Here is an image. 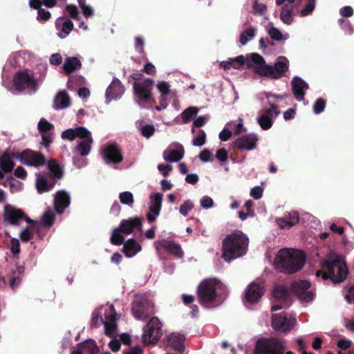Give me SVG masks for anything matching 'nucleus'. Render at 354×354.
<instances>
[{
	"mask_svg": "<svg viewBox=\"0 0 354 354\" xmlns=\"http://www.w3.org/2000/svg\"><path fill=\"white\" fill-rule=\"evenodd\" d=\"M169 84L165 81L160 82L157 84L158 90L161 93L162 96L167 95L169 93Z\"/></svg>",
	"mask_w": 354,
	"mask_h": 354,
	"instance_id": "nucleus-57",
	"label": "nucleus"
},
{
	"mask_svg": "<svg viewBox=\"0 0 354 354\" xmlns=\"http://www.w3.org/2000/svg\"><path fill=\"white\" fill-rule=\"evenodd\" d=\"M160 209L149 208V211L147 214V221L149 223L155 221L158 216L160 215Z\"/></svg>",
	"mask_w": 354,
	"mask_h": 354,
	"instance_id": "nucleus-58",
	"label": "nucleus"
},
{
	"mask_svg": "<svg viewBox=\"0 0 354 354\" xmlns=\"http://www.w3.org/2000/svg\"><path fill=\"white\" fill-rule=\"evenodd\" d=\"M100 151L103 160L108 164H116L122 160L121 150L114 142H109L103 145Z\"/></svg>",
	"mask_w": 354,
	"mask_h": 354,
	"instance_id": "nucleus-16",
	"label": "nucleus"
},
{
	"mask_svg": "<svg viewBox=\"0 0 354 354\" xmlns=\"http://www.w3.org/2000/svg\"><path fill=\"white\" fill-rule=\"evenodd\" d=\"M62 138L71 141L77 140L73 149V164L78 168L85 167L87 164L85 156L90 153L93 143L91 133L85 127H77L64 130L62 133Z\"/></svg>",
	"mask_w": 354,
	"mask_h": 354,
	"instance_id": "nucleus-2",
	"label": "nucleus"
},
{
	"mask_svg": "<svg viewBox=\"0 0 354 354\" xmlns=\"http://www.w3.org/2000/svg\"><path fill=\"white\" fill-rule=\"evenodd\" d=\"M81 67L80 61L76 57H68L64 62L63 68L65 72L69 73L75 70L80 69Z\"/></svg>",
	"mask_w": 354,
	"mask_h": 354,
	"instance_id": "nucleus-42",
	"label": "nucleus"
},
{
	"mask_svg": "<svg viewBox=\"0 0 354 354\" xmlns=\"http://www.w3.org/2000/svg\"><path fill=\"white\" fill-rule=\"evenodd\" d=\"M143 218L140 216L122 220L118 227L113 230L111 236V241L116 245H122L124 242V237L121 234H131L135 230H140Z\"/></svg>",
	"mask_w": 354,
	"mask_h": 354,
	"instance_id": "nucleus-7",
	"label": "nucleus"
},
{
	"mask_svg": "<svg viewBox=\"0 0 354 354\" xmlns=\"http://www.w3.org/2000/svg\"><path fill=\"white\" fill-rule=\"evenodd\" d=\"M4 221L12 225H18L24 220L27 223H34V221L30 219L24 212L14 206L6 204L3 211Z\"/></svg>",
	"mask_w": 354,
	"mask_h": 354,
	"instance_id": "nucleus-14",
	"label": "nucleus"
},
{
	"mask_svg": "<svg viewBox=\"0 0 354 354\" xmlns=\"http://www.w3.org/2000/svg\"><path fill=\"white\" fill-rule=\"evenodd\" d=\"M280 114V111L272 110L271 108H263L257 114V121L263 130L271 128L273 121Z\"/></svg>",
	"mask_w": 354,
	"mask_h": 354,
	"instance_id": "nucleus-19",
	"label": "nucleus"
},
{
	"mask_svg": "<svg viewBox=\"0 0 354 354\" xmlns=\"http://www.w3.org/2000/svg\"><path fill=\"white\" fill-rule=\"evenodd\" d=\"M131 310L136 319L144 320L153 313V304L147 294L136 295Z\"/></svg>",
	"mask_w": 354,
	"mask_h": 354,
	"instance_id": "nucleus-10",
	"label": "nucleus"
},
{
	"mask_svg": "<svg viewBox=\"0 0 354 354\" xmlns=\"http://www.w3.org/2000/svg\"><path fill=\"white\" fill-rule=\"evenodd\" d=\"M104 322L105 334L111 337H115L117 330V315L113 305H109L105 310Z\"/></svg>",
	"mask_w": 354,
	"mask_h": 354,
	"instance_id": "nucleus-20",
	"label": "nucleus"
},
{
	"mask_svg": "<svg viewBox=\"0 0 354 354\" xmlns=\"http://www.w3.org/2000/svg\"><path fill=\"white\" fill-rule=\"evenodd\" d=\"M326 107V102L322 98L316 100L313 105V111L315 114H319L324 111Z\"/></svg>",
	"mask_w": 354,
	"mask_h": 354,
	"instance_id": "nucleus-53",
	"label": "nucleus"
},
{
	"mask_svg": "<svg viewBox=\"0 0 354 354\" xmlns=\"http://www.w3.org/2000/svg\"><path fill=\"white\" fill-rule=\"evenodd\" d=\"M143 71L148 75H155L156 73V69L155 66L151 63L147 62L145 64Z\"/></svg>",
	"mask_w": 354,
	"mask_h": 354,
	"instance_id": "nucleus-64",
	"label": "nucleus"
},
{
	"mask_svg": "<svg viewBox=\"0 0 354 354\" xmlns=\"http://www.w3.org/2000/svg\"><path fill=\"white\" fill-rule=\"evenodd\" d=\"M0 167L4 173H9L14 167L12 160L7 156H3L0 159Z\"/></svg>",
	"mask_w": 354,
	"mask_h": 354,
	"instance_id": "nucleus-45",
	"label": "nucleus"
},
{
	"mask_svg": "<svg viewBox=\"0 0 354 354\" xmlns=\"http://www.w3.org/2000/svg\"><path fill=\"white\" fill-rule=\"evenodd\" d=\"M124 91L122 82L118 78H113L106 90V103L109 104L111 100L120 99L124 94Z\"/></svg>",
	"mask_w": 354,
	"mask_h": 354,
	"instance_id": "nucleus-23",
	"label": "nucleus"
},
{
	"mask_svg": "<svg viewBox=\"0 0 354 354\" xmlns=\"http://www.w3.org/2000/svg\"><path fill=\"white\" fill-rule=\"evenodd\" d=\"M249 239L242 232L236 231L223 240L221 257L227 263L245 255Z\"/></svg>",
	"mask_w": 354,
	"mask_h": 354,
	"instance_id": "nucleus-4",
	"label": "nucleus"
},
{
	"mask_svg": "<svg viewBox=\"0 0 354 354\" xmlns=\"http://www.w3.org/2000/svg\"><path fill=\"white\" fill-rule=\"evenodd\" d=\"M226 127L232 131L234 135H240L245 133L247 129L243 125V119L239 118L238 122L232 120L226 123Z\"/></svg>",
	"mask_w": 354,
	"mask_h": 354,
	"instance_id": "nucleus-39",
	"label": "nucleus"
},
{
	"mask_svg": "<svg viewBox=\"0 0 354 354\" xmlns=\"http://www.w3.org/2000/svg\"><path fill=\"white\" fill-rule=\"evenodd\" d=\"M71 203L70 194L65 190L58 191L54 196V205L56 212L62 214Z\"/></svg>",
	"mask_w": 354,
	"mask_h": 354,
	"instance_id": "nucleus-28",
	"label": "nucleus"
},
{
	"mask_svg": "<svg viewBox=\"0 0 354 354\" xmlns=\"http://www.w3.org/2000/svg\"><path fill=\"white\" fill-rule=\"evenodd\" d=\"M292 290L304 302H310L314 299L315 293L310 283L306 280H297L291 283Z\"/></svg>",
	"mask_w": 354,
	"mask_h": 354,
	"instance_id": "nucleus-15",
	"label": "nucleus"
},
{
	"mask_svg": "<svg viewBox=\"0 0 354 354\" xmlns=\"http://www.w3.org/2000/svg\"><path fill=\"white\" fill-rule=\"evenodd\" d=\"M42 223L46 227H50L53 225L55 221V214L53 213V211L52 209H48L46 210L41 219Z\"/></svg>",
	"mask_w": 354,
	"mask_h": 354,
	"instance_id": "nucleus-47",
	"label": "nucleus"
},
{
	"mask_svg": "<svg viewBox=\"0 0 354 354\" xmlns=\"http://www.w3.org/2000/svg\"><path fill=\"white\" fill-rule=\"evenodd\" d=\"M38 130L41 135V144L48 148L53 140V124L44 118H41L38 123Z\"/></svg>",
	"mask_w": 354,
	"mask_h": 354,
	"instance_id": "nucleus-22",
	"label": "nucleus"
},
{
	"mask_svg": "<svg viewBox=\"0 0 354 354\" xmlns=\"http://www.w3.org/2000/svg\"><path fill=\"white\" fill-rule=\"evenodd\" d=\"M10 250L14 255L18 254L20 252V243L17 239L12 238L11 239Z\"/></svg>",
	"mask_w": 354,
	"mask_h": 354,
	"instance_id": "nucleus-61",
	"label": "nucleus"
},
{
	"mask_svg": "<svg viewBox=\"0 0 354 354\" xmlns=\"http://www.w3.org/2000/svg\"><path fill=\"white\" fill-rule=\"evenodd\" d=\"M296 326L295 318L288 313H282L274 315L272 317V328L280 333H287Z\"/></svg>",
	"mask_w": 354,
	"mask_h": 354,
	"instance_id": "nucleus-13",
	"label": "nucleus"
},
{
	"mask_svg": "<svg viewBox=\"0 0 354 354\" xmlns=\"http://www.w3.org/2000/svg\"><path fill=\"white\" fill-rule=\"evenodd\" d=\"M70 104L68 95L64 91H61L55 97L53 107L56 110H62L68 107Z\"/></svg>",
	"mask_w": 354,
	"mask_h": 354,
	"instance_id": "nucleus-34",
	"label": "nucleus"
},
{
	"mask_svg": "<svg viewBox=\"0 0 354 354\" xmlns=\"http://www.w3.org/2000/svg\"><path fill=\"white\" fill-rule=\"evenodd\" d=\"M13 82V86L8 87V89L12 93L24 91L35 92L38 88V84L33 73L29 71L18 72L15 75Z\"/></svg>",
	"mask_w": 354,
	"mask_h": 354,
	"instance_id": "nucleus-9",
	"label": "nucleus"
},
{
	"mask_svg": "<svg viewBox=\"0 0 354 354\" xmlns=\"http://www.w3.org/2000/svg\"><path fill=\"white\" fill-rule=\"evenodd\" d=\"M162 197L163 195L158 192L151 194L149 208L161 210Z\"/></svg>",
	"mask_w": 354,
	"mask_h": 354,
	"instance_id": "nucleus-43",
	"label": "nucleus"
},
{
	"mask_svg": "<svg viewBox=\"0 0 354 354\" xmlns=\"http://www.w3.org/2000/svg\"><path fill=\"white\" fill-rule=\"evenodd\" d=\"M212 152L209 149H205L201 152L199 158L201 161L207 162L212 160Z\"/></svg>",
	"mask_w": 354,
	"mask_h": 354,
	"instance_id": "nucleus-62",
	"label": "nucleus"
},
{
	"mask_svg": "<svg viewBox=\"0 0 354 354\" xmlns=\"http://www.w3.org/2000/svg\"><path fill=\"white\" fill-rule=\"evenodd\" d=\"M55 28L57 36L61 39H65L72 31L73 24L70 19L59 17L56 20Z\"/></svg>",
	"mask_w": 354,
	"mask_h": 354,
	"instance_id": "nucleus-30",
	"label": "nucleus"
},
{
	"mask_svg": "<svg viewBox=\"0 0 354 354\" xmlns=\"http://www.w3.org/2000/svg\"><path fill=\"white\" fill-rule=\"evenodd\" d=\"M293 95L299 102L304 101V95L308 89V84L301 77L295 76L291 81Z\"/></svg>",
	"mask_w": 354,
	"mask_h": 354,
	"instance_id": "nucleus-26",
	"label": "nucleus"
},
{
	"mask_svg": "<svg viewBox=\"0 0 354 354\" xmlns=\"http://www.w3.org/2000/svg\"><path fill=\"white\" fill-rule=\"evenodd\" d=\"M16 158L26 165L36 167L44 165L46 162L44 156L41 153L32 150H26Z\"/></svg>",
	"mask_w": 354,
	"mask_h": 354,
	"instance_id": "nucleus-18",
	"label": "nucleus"
},
{
	"mask_svg": "<svg viewBox=\"0 0 354 354\" xmlns=\"http://www.w3.org/2000/svg\"><path fill=\"white\" fill-rule=\"evenodd\" d=\"M272 295L274 298L286 301L289 297V290L286 286L279 284L274 286Z\"/></svg>",
	"mask_w": 354,
	"mask_h": 354,
	"instance_id": "nucleus-40",
	"label": "nucleus"
},
{
	"mask_svg": "<svg viewBox=\"0 0 354 354\" xmlns=\"http://www.w3.org/2000/svg\"><path fill=\"white\" fill-rule=\"evenodd\" d=\"M265 292V287L261 282L252 281L245 289V302L254 304L259 301Z\"/></svg>",
	"mask_w": 354,
	"mask_h": 354,
	"instance_id": "nucleus-17",
	"label": "nucleus"
},
{
	"mask_svg": "<svg viewBox=\"0 0 354 354\" xmlns=\"http://www.w3.org/2000/svg\"><path fill=\"white\" fill-rule=\"evenodd\" d=\"M307 3L300 10L299 15L301 17H306L310 15L315 8L316 0H306Z\"/></svg>",
	"mask_w": 354,
	"mask_h": 354,
	"instance_id": "nucleus-48",
	"label": "nucleus"
},
{
	"mask_svg": "<svg viewBox=\"0 0 354 354\" xmlns=\"http://www.w3.org/2000/svg\"><path fill=\"white\" fill-rule=\"evenodd\" d=\"M140 130L141 134L147 138H150L151 136L153 135L155 132L154 127L151 124H146L145 126H142V127H140Z\"/></svg>",
	"mask_w": 354,
	"mask_h": 354,
	"instance_id": "nucleus-52",
	"label": "nucleus"
},
{
	"mask_svg": "<svg viewBox=\"0 0 354 354\" xmlns=\"http://www.w3.org/2000/svg\"><path fill=\"white\" fill-rule=\"evenodd\" d=\"M263 189L261 186H256L251 189L250 196L255 200H259L263 196Z\"/></svg>",
	"mask_w": 354,
	"mask_h": 354,
	"instance_id": "nucleus-54",
	"label": "nucleus"
},
{
	"mask_svg": "<svg viewBox=\"0 0 354 354\" xmlns=\"http://www.w3.org/2000/svg\"><path fill=\"white\" fill-rule=\"evenodd\" d=\"M49 176L55 181L60 179L63 175V169L56 162L55 160H50L48 162Z\"/></svg>",
	"mask_w": 354,
	"mask_h": 354,
	"instance_id": "nucleus-38",
	"label": "nucleus"
},
{
	"mask_svg": "<svg viewBox=\"0 0 354 354\" xmlns=\"http://www.w3.org/2000/svg\"><path fill=\"white\" fill-rule=\"evenodd\" d=\"M98 351L95 341L88 339L83 343L78 344L71 354H96Z\"/></svg>",
	"mask_w": 354,
	"mask_h": 354,
	"instance_id": "nucleus-32",
	"label": "nucleus"
},
{
	"mask_svg": "<svg viewBox=\"0 0 354 354\" xmlns=\"http://www.w3.org/2000/svg\"><path fill=\"white\" fill-rule=\"evenodd\" d=\"M222 286L220 281L209 278L203 281L198 287L200 303L205 308H210L216 299V291Z\"/></svg>",
	"mask_w": 354,
	"mask_h": 354,
	"instance_id": "nucleus-6",
	"label": "nucleus"
},
{
	"mask_svg": "<svg viewBox=\"0 0 354 354\" xmlns=\"http://www.w3.org/2000/svg\"><path fill=\"white\" fill-rule=\"evenodd\" d=\"M286 342L280 337L261 338L255 346V354H285Z\"/></svg>",
	"mask_w": 354,
	"mask_h": 354,
	"instance_id": "nucleus-8",
	"label": "nucleus"
},
{
	"mask_svg": "<svg viewBox=\"0 0 354 354\" xmlns=\"http://www.w3.org/2000/svg\"><path fill=\"white\" fill-rule=\"evenodd\" d=\"M205 141L206 133L203 130L200 129L198 131V134L194 138L192 145L196 147H201L205 143Z\"/></svg>",
	"mask_w": 354,
	"mask_h": 354,
	"instance_id": "nucleus-50",
	"label": "nucleus"
},
{
	"mask_svg": "<svg viewBox=\"0 0 354 354\" xmlns=\"http://www.w3.org/2000/svg\"><path fill=\"white\" fill-rule=\"evenodd\" d=\"M142 250L141 245L133 239H129L124 243L122 251L125 256L131 258Z\"/></svg>",
	"mask_w": 354,
	"mask_h": 354,
	"instance_id": "nucleus-33",
	"label": "nucleus"
},
{
	"mask_svg": "<svg viewBox=\"0 0 354 354\" xmlns=\"http://www.w3.org/2000/svg\"><path fill=\"white\" fill-rule=\"evenodd\" d=\"M246 63L247 66L252 71L261 76L277 79L283 75L288 69V60L285 57H281L273 66L267 64L263 57L257 53H252L245 57L239 55L234 58H228L225 61L220 62L219 65L224 70H230L232 68H239Z\"/></svg>",
	"mask_w": 354,
	"mask_h": 354,
	"instance_id": "nucleus-1",
	"label": "nucleus"
},
{
	"mask_svg": "<svg viewBox=\"0 0 354 354\" xmlns=\"http://www.w3.org/2000/svg\"><path fill=\"white\" fill-rule=\"evenodd\" d=\"M257 28L252 26L243 30L240 33L239 39L241 46H245L250 41L253 39L257 34Z\"/></svg>",
	"mask_w": 354,
	"mask_h": 354,
	"instance_id": "nucleus-36",
	"label": "nucleus"
},
{
	"mask_svg": "<svg viewBox=\"0 0 354 354\" xmlns=\"http://www.w3.org/2000/svg\"><path fill=\"white\" fill-rule=\"evenodd\" d=\"M306 257L298 250L283 248L279 251L274 263L288 273L295 272L303 268Z\"/></svg>",
	"mask_w": 354,
	"mask_h": 354,
	"instance_id": "nucleus-5",
	"label": "nucleus"
},
{
	"mask_svg": "<svg viewBox=\"0 0 354 354\" xmlns=\"http://www.w3.org/2000/svg\"><path fill=\"white\" fill-rule=\"evenodd\" d=\"M120 201L124 205L132 206L134 202L133 195L130 192H123L119 195Z\"/></svg>",
	"mask_w": 354,
	"mask_h": 354,
	"instance_id": "nucleus-49",
	"label": "nucleus"
},
{
	"mask_svg": "<svg viewBox=\"0 0 354 354\" xmlns=\"http://www.w3.org/2000/svg\"><path fill=\"white\" fill-rule=\"evenodd\" d=\"M320 264L323 270H327V272L322 270H317L316 277H321L324 280L330 279L335 283H341L348 274V270L344 257L335 252L328 253Z\"/></svg>",
	"mask_w": 354,
	"mask_h": 354,
	"instance_id": "nucleus-3",
	"label": "nucleus"
},
{
	"mask_svg": "<svg viewBox=\"0 0 354 354\" xmlns=\"http://www.w3.org/2000/svg\"><path fill=\"white\" fill-rule=\"evenodd\" d=\"M266 30L271 39L277 41H286L289 39V34L286 32L283 34L277 28L274 27L272 23H269Z\"/></svg>",
	"mask_w": 354,
	"mask_h": 354,
	"instance_id": "nucleus-35",
	"label": "nucleus"
},
{
	"mask_svg": "<svg viewBox=\"0 0 354 354\" xmlns=\"http://www.w3.org/2000/svg\"><path fill=\"white\" fill-rule=\"evenodd\" d=\"M32 225L25 227L21 230L19 233L20 239L23 242H28L33 238V230L38 229V224L34 221V223H30Z\"/></svg>",
	"mask_w": 354,
	"mask_h": 354,
	"instance_id": "nucleus-41",
	"label": "nucleus"
},
{
	"mask_svg": "<svg viewBox=\"0 0 354 354\" xmlns=\"http://www.w3.org/2000/svg\"><path fill=\"white\" fill-rule=\"evenodd\" d=\"M257 141V134L249 133L236 139L234 145L240 149L250 151L256 148Z\"/></svg>",
	"mask_w": 354,
	"mask_h": 354,
	"instance_id": "nucleus-27",
	"label": "nucleus"
},
{
	"mask_svg": "<svg viewBox=\"0 0 354 354\" xmlns=\"http://www.w3.org/2000/svg\"><path fill=\"white\" fill-rule=\"evenodd\" d=\"M232 135V131L231 130H230L225 125V127L223 128V129L220 132L218 136H219V139L221 141H227L230 138Z\"/></svg>",
	"mask_w": 354,
	"mask_h": 354,
	"instance_id": "nucleus-59",
	"label": "nucleus"
},
{
	"mask_svg": "<svg viewBox=\"0 0 354 354\" xmlns=\"http://www.w3.org/2000/svg\"><path fill=\"white\" fill-rule=\"evenodd\" d=\"M163 158L168 162H177L184 156V147L178 142L171 143L162 153Z\"/></svg>",
	"mask_w": 354,
	"mask_h": 354,
	"instance_id": "nucleus-21",
	"label": "nucleus"
},
{
	"mask_svg": "<svg viewBox=\"0 0 354 354\" xmlns=\"http://www.w3.org/2000/svg\"><path fill=\"white\" fill-rule=\"evenodd\" d=\"M198 112V109L196 107H189L183 111L181 116L184 123L189 122L192 118L196 115Z\"/></svg>",
	"mask_w": 354,
	"mask_h": 354,
	"instance_id": "nucleus-46",
	"label": "nucleus"
},
{
	"mask_svg": "<svg viewBox=\"0 0 354 354\" xmlns=\"http://www.w3.org/2000/svg\"><path fill=\"white\" fill-rule=\"evenodd\" d=\"M50 17V12L43 8H39L37 10V19L39 21H47Z\"/></svg>",
	"mask_w": 354,
	"mask_h": 354,
	"instance_id": "nucleus-60",
	"label": "nucleus"
},
{
	"mask_svg": "<svg viewBox=\"0 0 354 354\" xmlns=\"http://www.w3.org/2000/svg\"><path fill=\"white\" fill-rule=\"evenodd\" d=\"M153 82L151 78L148 77L135 82L133 84L135 100L141 108L143 107L142 103H149L152 100L151 89Z\"/></svg>",
	"mask_w": 354,
	"mask_h": 354,
	"instance_id": "nucleus-11",
	"label": "nucleus"
},
{
	"mask_svg": "<svg viewBox=\"0 0 354 354\" xmlns=\"http://www.w3.org/2000/svg\"><path fill=\"white\" fill-rule=\"evenodd\" d=\"M144 38L142 36H137L135 37V49L139 53H144Z\"/></svg>",
	"mask_w": 354,
	"mask_h": 354,
	"instance_id": "nucleus-55",
	"label": "nucleus"
},
{
	"mask_svg": "<svg viewBox=\"0 0 354 354\" xmlns=\"http://www.w3.org/2000/svg\"><path fill=\"white\" fill-rule=\"evenodd\" d=\"M55 180H48L46 176L42 173L36 174V189L39 194L48 192L55 186Z\"/></svg>",
	"mask_w": 354,
	"mask_h": 354,
	"instance_id": "nucleus-31",
	"label": "nucleus"
},
{
	"mask_svg": "<svg viewBox=\"0 0 354 354\" xmlns=\"http://www.w3.org/2000/svg\"><path fill=\"white\" fill-rule=\"evenodd\" d=\"M161 335V322L158 317H153L143 328L142 337L145 344H156L160 338Z\"/></svg>",
	"mask_w": 354,
	"mask_h": 354,
	"instance_id": "nucleus-12",
	"label": "nucleus"
},
{
	"mask_svg": "<svg viewBox=\"0 0 354 354\" xmlns=\"http://www.w3.org/2000/svg\"><path fill=\"white\" fill-rule=\"evenodd\" d=\"M200 204L203 209H209L213 207L214 201L211 197L208 196H204L201 198Z\"/></svg>",
	"mask_w": 354,
	"mask_h": 354,
	"instance_id": "nucleus-56",
	"label": "nucleus"
},
{
	"mask_svg": "<svg viewBox=\"0 0 354 354\" xmlns=\"http://www.w3.org/2000/svg\"><path fill=\"white\" fill-rule=\"evenodd\" d=\"M154 246L158 252H160L161 250H165L178 257L183 256V252L180 245L171 240L162 239L156 241L154 242Z\"/></svg>",
	"mask_w": 354,
	"mask_h": 354,
	"instance_id": "nucleus-24",
	"label": "nucleus"
},
{
	"mask_svg": "<svg viewBox=\"0 0 354 354\" xmlns=\"http://www.w3.org/2000/svg\"><path fill=\"white\" fill-rule=\"evenodd\" d=\"M299 221V213L297 211L292 210L285 212L283 216L277 218L275 223L281 229L288 230L295 225Z\"/></svg>",
	"mask_w": 354,
	"mask_h": 354,
	"instance_id": "nucleus-25",
	"label": "nucleus"
},
{
	"mask_svg": "<svg viewBox=\"0 0 354 354\" xmlns=\"http://www.w3.org/2000/svg\"><path fill=\"white\" fill-rule=\"evenodd\" d=\"M194 208V203L190 200H187L179 207V212L184 216H186L188 212Z\"/></svg>",
	"mask_w": 354,
	"mask_h": 354,
	"instance_id": "nucleus-51",
	"label": "nucleus"
},
{
	"mask_svg": "<svg viewBox=\"0 0 354 354\" xmlns=\"http://www.w3.org/2000/svg\"><path fill=\"white\" fill-rule=\"evenodd\" d=\"M66 10L68 11V12L69 13L70 16L75 19H79V15H78V10H77V8L74 5H68L66 6Z\"/></svg>",
	"mask_w": 354,
	"mask_h": 354,
	"instance_id": "nucleus-63",
	"label": "nucleus"
},
{
	"mask_svg": "<svg viewBox=\"0 0 354 354\" xmlns=\"http://www.w3.org/2000/svg\"><path fill=\"white\" fill-rule=\"evenodd\" d=\"M185 337L183 334L172 333L166 337L165 344L167 347L182 351L185 348Z\"/></svg>",
	"mask_w": 354,
	"mask_h": 354,
	"instance_id": "nucleus-29",
	"label": "nucleus"
},
{
	"mask_svg": "<svg viewBox=\"0 0 354 354\" xmlns=\"http://www.w3.org/2000/svg\"><path fill=\"white\" fill-rule=\"evenodd\" d=\"M286 97V95H275L271 93H266V97L268 100V104L270 105V108L275 111H279L278 106L276 105V102L284 99Z\"/></svg>",
	"mask_w": 354,
	"mask_h": 354,
	"instance_id": "nucleus-44",
	"label": "nucleus"
},
{
	"mask_svg": "<svg viewBox=\"0 0 354 354\" xmlns=\"http://www.w3.org/2000/svg\"><path fill=\"white\" fill-rule=\"evenodd\" d=\"M279 17L281 21L284 24L290 25L294 21L292 6L287 4L283 5L281 8Z\"/></svg>",
	"mask_w": 354,
	"mask_h": 354,
	"instance_id": "nucleus-37",
	"label": "nucleus"
}]
</instances>
